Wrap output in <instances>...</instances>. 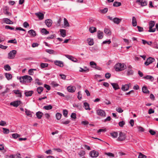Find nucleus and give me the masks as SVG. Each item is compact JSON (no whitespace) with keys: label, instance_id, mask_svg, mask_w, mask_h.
<instances>
[{"label":"nucleus","instance_id":"nucleus-38","mask_svg":"<svg viewBox=\"0 0 158 158\" xmlns=\"http://www.w3.org/2000/svg\"><path fill=\"white\" fill-rule=\"evenodd\" d=\"M44 88L42 87H39L37 89V91L39 94H40L43 91Z\"/></svg>","mask_w":158,"mask_h":158},{"label":"nucleus","instance_id":"nucleus-13","mask_svg":"<svg viewBox=\"0 0 158 158\" xmlns=\"http://www.w3.org/2000/svg\"><path fill=\"white\" fill-rule=\"evenodd\" d=\"M110 83L115 90L120 89L119 86L117 83Z\"/></svg>","mask_w":158,"mask_h":158},{"label":"nucleus","instance_id":"nucleus-44","mask_svg":"<svg viewBox=\"0 0 158 158\" xmlns=\"http://www.w3.org/2000/svg\"><path fill=\"white\" fill-rule=\"evenodd\" d=\"M41 32L45 35L48 34L49 33V32L48 31H47L46 29L44 28L41 29Z\"/></svg>","mask_w":158,"mask_h":158},{"label":"nucleus","instance_id":"nucleus-15","mask_svg":"<svg viewBox=\"0 0 158 158\" xmlns=\"http://www.w3.org/2000/svg\"><path fill=\"white\" fill-rule=\"evenodd\" d=\"M65 56L66 57L69 59L72 60L74 62H77V60L75 58H74L73 56L69 55H66Z\"/></svg>","mask_w":158,"mask_h":158},{"label":"nucleus","instance_id":"nucleus-32","mask_svg":"<svg viewBox=\"0 0 158 158\" xmlns=\"http://www.w3.org/2000/svg\"><path fill=\"white\" fill-rule=\"evenodd\" d=\"M104 32L108 35H111V31L109 29L107 28H105L104 30Z\"/></svg>","mask_w":158,"mask_h":158},{"label":"nucleus","instance_id":"nucleus-6","mask_svg":"<svg viewBox=\"0 0 158 158\" xmlns=\"http://www.w3.org/2000/svg\"><path fill=\"white\" fill-rule=\"evenodd\" d=\"M89 155L92 157L96 158L98 156L99 153L98 151L93 150L90 152Z\"/></svg>","mask_w":158,"mask_h":158},{"label":"nucleus","instance_id":"nucleus-39","mask_svg":"<svg viewBox=\"0 0 158 158\" xmlns=\"http://www.w3.org/2000/svg\"><path fill=\"white\" fill-rule=\"evenodd\" d=\"M48 64L47 63H41L40 66L42 69L47 67L48 66Z\"/></svg>","mask_w":158,"mask_h":158},{"label":"nucleus","instance_id":"nucleus-11","mask_svg":"<svg viewBox=\"0 0 158 158\" xmlns=\"http://www.w3.org/2000/svg\"><path fill=\"white\" fill-rule=\"evenodd\" d=\"M67 90L68 92L73 93L75 92L76 88L75 87L72 86H70L67 87Z\"/></svg>","mask_w":158,"mask_h":158},{"label":"nucleus","instance_id":"nucleus-21","mask_svg":"<svg viewBox=\"0 0 158 158\" xmlns=\"http://www.w3.org/2000/svg\"><path fill=\"white\" fill-rule=\"evenodd\" d=\"M14 93L18 95L17 97L21 98L22 96L21 92L19 90H14L13 91Z\"/></svg>","mask_w":158,"mask_h":158},{"label":"nucleus","instance_id":"nucleus-55","mask_svg":"<svg viewBox=\"0 0 158 158\" xmlns=\"http://www.w3.org/2000/svg\"><path fill=\"white\" fill-rule=\"evenodd\" d=\"M35 83H37L39 85H41L42 84V83L40 81L39 79L37 78L35 79Z\"/></svg>","mask_w":158,"mask_h":158},{"label":"nucleus","instance_id":"nucleus-54","mask_svg":"<svg viewBox=\"0 0 158 158\" xmlns=\"http://www.w3.org/2000/svg\"><path fill=\"white\" fill-rule=\"evenodd\" d=\"M85 154V151L83 150H82L81 151H80V152L78 153L79 155L81 157H82L84 156V155Z\"/></svg>","mask_w":158,"mask_h":158},{"label":"nucleus","instance_id":"nucleus-30","mask_svg":"<svg viewBox=\"0 0 158 158\" xmlns=\"http://www.w3.org/2000/svg\"><path fill=\"white\" fill-rule=\"evenodd\" d=\"M84 107L85 109L86 110H90V109L89 108V104L87 102H85L84 103Z\"/></svg>","mask_w":158,"mask_h":158},{"label":"nucleus","instance_id":"nucleus-34","mask_svg":"<svg viewBox=\"0 0 158 158\" xmlns=\"http://www.w3.org/2000/svg\"><path fill=\"white\" fill-rule=\"evenodd\" d=\"M52 106L51 105H49L48 106H45L43 107V109L47 110H51L52 109Z\"/></svg>","mask_w":158,"mask_h":158},{"label":"nucleus","instance_id":"nucleus-5","mask_svg":"<svg viewBox=\"0 0 158 158\" xmlns=\"http://www.w3.org/2000/svg\"><path fill=\"white\" fill-rule=\"evenodd\" d=\"M136 2L142 6H145L147 5V2L145 0H137Z\"/></svg>","mask_w":158,"mask_h":158},{"label":"nucleus","instance_id":"nucleus-60","mask_svg":"<svg viewBox=\"0 0 158 158\" xmlns=\"http://www.w3.org/2000/svg\"><path fill=\"white\" fill-rule=\"evenodd\" d=\"M137 128L139 131L143 132L144 131V129L143 127L141 126H138Z\"/></svg>","mask_w":158,"mask_h":158},{"label":"nucleus","instance_id":"nucleus-28","mask_svg":"<svg viewBox=\"0 0 158 158\" xmlns=\"http://www.w3.org/2000/svg\"><path fill=\"white\" fill-rule=\"evenodd\" d=\"M25 76H26L27 77H26V82H30L32 81V79L31 77L29 76L28 75H25Z\"/></svg>","mask_w":158,"mask_h":158},{"label":"nucleus","instance_id":"nucleus-29","mask_svg":"<svg viewBox=\"0 0 158 158\" xmlns=\"http://www.w3.org/2000/svg\"><path fill=\"white\" fill-rule=\"evenodd\" d=\"M5 76L6 78L8 80L11 79L12 78V75L9 73H5Z\"/></svg>","mask_w":158,"mask_h":158},{"label":"nucleus","instance_id":"nucleus-51","mask_svg":"<svg viewBox=\"0 0 158 158\" xmlns=\"http://www.w3.org/2000/svg\"><path fill=\"white\" fill-rule=\"evenodd\" d=\"M46 52L50 54H53L54 53V51L51 49H46Z\"/></svg>","mask_w":158,"mask_h":158},{"label":"nucleus","instance_id":"nucleus-47","mask_svg":"<svg viewBox=\"0 0 158 158\" xmlns=\"http://www.w3.org/2000/svg\"><path fill=\"white\" fill-rule=\"evenodd\" d=\"M87 40L89 41L88 44L89 45L91 46L94 44V42L93 39H88Z\"/></svg>","mask_w":158,"mask_h":158},{"label":"nucleus","instance_id":"nucleus-49","mask_svg":"<svg viewBox=\"0 0 158 158\" xmlns=\"http://www.w3.org/2000/svg\"><path fill=\"white\" fill-rule=\"evenodd\" d=\"M4 69L6 71H10L11 70V68L8 64H6L4 66Z\"/></svg>","mask_w":158,"mask_h":158},{"label":"nucleus","instance_id":"nucleus-27","mask_svg":"<svg viewBox=\"0 0 158 158\" xmlns=\"http://www.w3.org/2000/svg\"><path fill=\"white\" fill-rule=\"evenodd\" d=\"M132 24L133 27H135L137 25V21L136 18L133 16L132 19Z\"/></svg>","mask_w":158,"mask_h":158},{"label":"nucleus","instance_id":"nucleus-57","mask_svg":"<svg viewBox=\"0 0 158 158\" xmlns=\"http://www.w3.org/2000/svg\"><path fill=\"white\" fill-rule=\"evenodd\" d=\"M116 110L118 113H121L123 112V110L120 107H118L116 108Z\"/></svg>","mask_w":158,"mask_h":158},{"label":"nucleus","instance_id":"nucleus-12","mask_svg":"<svg viewBox=\"0 0 158 158\" xmlns=\"http://www.w3.org/2000/svg\"><path fill=\"white\" fill-rule=\"evenodd\" d=\"M35 15L37 16L39 19L40 20H42L44 18V15L42 13L39 12L35 14Z\"/></svg>","mask_w":158,"mask_h":158},{"label":"nucleus","instance_id":"nucleus-36","mask_svg":"<svg viewBox=\"0 0 158 158\" xmlns=\"http://www.w3.org/2000/svg\"><path fill=\"white\" fill-rule=\"evenodd\" d=\"M64 26L65 27H69L70 26V25L67 19L65 18H64Z\"/></svg>","mask_w":158,"mask_h":158},{"label":"nucleus","instance_id":"nucleus-23","mask_svg":"<svg viewBox=\"0 0 158 158\" xmlns=\"http://www.w3.org/2000/svg\"><path fill=\"white\" fill-rule=\"evenodd\" d=\"M143 78L144 79L149 80L152 81L154 80V78L152 76L148 75H147L146 76L143 77Z\"/></svg>","mask_w":158,"mask_h":158},{"label":"nucleus","instance_id":"nucleus-45","mask_svg":"<svg viewBox=\"0 0 158 158\" xmlns=\"http://www.w3.org/2000/svg\"><path fill=\"white\" fill-rule=\"evenodd\" d=\"M2 129L3 130V132L4 134H7L9 133L10 131L9 129L5 128H3Z\"/></svg>","mask_w":158,"mask_h":158},{"label":"nucleus","instance_id":"nucleus-24","mask_svg":"<svg viewBox=\"0 0 158 158\" xmlns=\"http://www.w3.org/2000/svg\"><path fill=\"white\" fill-rule=\"evenodd\" d=\"M4 22L7 24H13V22L8 18H4L3 19Z\"/></svg>","mask_w":158,"mask_h":158},{"label":"nucleus","instance_id":"nucleus-52","mask_svg":"<svg viewBox=\"0 0 158 158\" xmlns=\"http://www.w3.org/2000/svg\"><path fill=\"white\" fill-rule=\"evenodd\" d=\"M89 22L90 24L92 25H94L95 24V21L92 18H90Z\"/></svg>","mask_w":158,"mask_h":158},{"label":"nucleus","instance_id":"nucleus-42","mask_svg":"<svg viewBox=\"0 0 158 158\" xmlns=\"http://www.w3.org/2000/svg\"><path fill=\"white\" fill-rule=\"evenodd\" d=\"M121 5V3L118 2H114L113 5V6L115 7L119 6H120Z\"/></svg>","mask_w":158,"mask_h":158},{"label":"nucleus","instance_id":"nucleus-8","mask_svg":"<svg viewBox=\"0 0 158 158\" xmlns=\"http://www.w3.org/2000/svg\"><path fill=\"white\" fill-rule=\"evenodd\" d=\"M97 114L98 115L103 117H105L106 116L105 112L101 109L97 110Z\"/></svg>","mask_w":158,"mask_h":158},{"label":"nucleus","instance_id":"nucleus-40","mask_svg":"<svg viewBox=\"0 0 158 158\" xmlns=\"http://www.w3.org/2000/svg\"><path fill=\"white\" fill-rule=\"evenodd\" d=\"M80 71L81 72H87L89 71V69L87 68L86 67H85V69H83L82 68H80Z\"/></svg>","mask_w":158,"mask_h":158},{"label":"nucleus","instance_id":"nucleus-64","mask_svg":"<svg viewBox=\"0 0 158 158\" xmlns=\"http://www.w3.org/2000/svg\"><path fill=\"white\" fill-rule=\"evenodd\" d=\"M68 111L66 110H63V115L65 117H67Z\"/></svg>","mask_w":158,"mask_h":158},{"label":"nucleus","instance_id":"nucleus-61","mask_svg":"<svg viewBox=\"0 0 158 158\" xmlns=\"http://www.w3.org/2000/svg\"><path fill=\"white\" fill-rule=\"evenodd\" d=\"M56 35L55 34H53L51 35L50 36H48L47 37V39L48 40H50V39H52L56 37Z\"/></svg>","mask_w":158,"mask_h":158},{"label":"nucleus","instance_id":"nucleus-63","mask_svg":"<svg viewBox=\"0 0 158 158\" xmlns=\"http://www.w3.org/2000/svg\"><path fill=\"white\" fill-rule=\"evenodd\" d=\"M6 125V124L5 121L2 120L0 121V125L3 126Z\"/></svg>","mask_w":158,"mask_h":158},{"label":"nucleus","instance_id":"nucleus-59","mask_svg":"<svg viewBox=\"0 0 158 158\" xmlns=\"http://www.w3.org/2000/svg\"><path fill=\"white\" fill-rule=\"evenodd\" d=\"M70 120H67L64 121H62L61 123L64 124L66 125L69 124L70 123Z\"/></svg>","mask_w":158,"mask_h":158},{"label":"nucleus","instance_id":"nucleus-17","mask_svg":"<svg viewBox=\"0 0 158 158\" xmlns=\"http://www.w3.org/2000/svg\"><path fill=\"white\" fill-rule=\"evenodd\" d=\"M28 33L31 36L35 37L36 36L35 31L32 29L28 31Z\"/></svg>","mask_w":158,"mask_h":158},{"label":"nucleus","instance_id":"nucleus-48","mask_svg":"<svg viewBox=\"0 0 158 158\" xmlns=\"http://www.w3.org/2000/svg\"><path fill=\"white\" fill-rule=\"evenodd\" d=\"M138 158H147V156L142 153L139 152Z\"/></svg>","mask_w":158,"mask_h":158},{"label":"nucleus","instance_id":"nucleus-10","mask_svg":"<svg viewBox=\"0 0 158 158\" xmlns=\"http://www.w3.org/2000/svg\"><path fill=\"white\" fill-rule=\"evenodd\" d=\"M54 63L55 65L60 67H62L64 66L63 62L60 60H55Z\"/></svg>","mask_w":158,"mask_h":158},{"label":"nucleus","instance_id":"nucleus-2","mask_svg":"<svg viewBox=\"0 0 158 158\" xmlns=\"http://www.w3.org/2000/svg\"><path fill=\"white\" fill-rule=\"evenodd\" d=\"M155 25V22L154 21H151L149 23V28L148 31L149 32H154L156 31V29L152 28L154 27Z\"/></svg>","mask_w":158,"mask_h":158},{"label":"nucleus","instance_id":"nucleus-33","mask_svg":"<svg viewBox=\"0 0 158 158\" xmlns=\"http://www.w3.org/2000/svg\"><path fill=\"white\" fill-rule=\"evenodd\" d=\"M96 28L93 27H90L89 29V31L91 33H93L96 32Z\"/></svg>","mask_w":158,"mask_h":158},{"label":"nucleus","instance_id":"nucleus-56","mask_svg":"<svg viewBox=\"0 0 158 158\" xmlns=\"http://www.w3.org/2000/svg\"><path fill=\"white\" fill-rule=\"evenodd\" d=\"M125 122L124 121H122L119 122L118 125L120 127H122L125 124Z\"/></svg>","mask_w":158,"mask_h":158},{"label":"nucleus","instance_id":"nucleus-58","mask_svg":"<svg viewBox=\"0 0 158 158\" xmlns=\"http://www.w3.org/2000/svg\"><path fill=\"white\" fill-rule=\"evenodd\" d=\"M105 154L110 157H114V154L110 152L105 153Z\"/></svg>","mask_w":158,"mask_h":158},{"label":"nucleus","instance_id":"nucleus-4","mask_svg":"<svg viewBox=\"0 0 158 158\" xmlns=\"http://www.w3.org/2000/svg\"><path fill=\"white\" fill-rule=\"evenodd\" d=\"M17 53V51L15 50H13L10 51L8 53V58L9 59H13L14 58L15 55Z\"/></svg>","mask_w":158,"mask_h":158},{"label":"nucleus","instance_id":"nucleus-7","mask_svg":"<svg viewBox=\"0 0 158 158\" xmlns=\"http://www.w3.org/2000/svg\"><path fill=\"white\" fill-rule=\"evenodd\" d=\"M155 59L154 58H152L151 57H149L147 59V60L145 62L144 64L148 66L150 64L152 63L154 61Z\"/></svg>","mask_w":158,"mask_h":158},{"label":"nucleus","instance_id":"nucleus-43","mask_svg":"<svg viewBox=\"0 0 158 158\" xmlns=\"http://www.w3.org/2000/svg\"><path fill=\"white\" fill-rule=\"evenodd\" d=\"M108 10V8L106 7L103 9L100 10L99 12L101 13L105 14L107 12Z\"/></svg>","mask_w":158,"mask_h":158},{"label":"nucleus","instance_id":"nucleus-37","mask_svg":"<svg viewBox=\"0 0 158 158\" xmlns=\"http://www.w3.org/2000/svg\"><path fill=\"white\" fill-rule=\"evenodd\" d=\"M110 135L113 138H116L118 135V133L117 132H114L110 133Z\"/></svg>","mask_w":158,"mask_h":158},{"label":"nucleus","instance_id":"nucleus-25","mask_svg":"<svg viewBox=\"0 0 158 158\" xmlns=\"http://www.w3.org/2000/svg\"><path fill=\"white\" fill-rule=\"evenodd\" d=\"M43 114L40 111H38L36 113V115L37 118L39 119H40L42 118Z\"/></svg>","mask_w":158,"mask_h":158},{"label":"nucleus","instance_id":"nucleus-3","mask_svg":"<svg viewBox=\"0 0 158 158\" xmlns=\"http://www.w3.org/2000/svg\"><path fill=\"white\" fill-rule=\"evenodd\" d=\"M126 136L125 134L123 132L120 131L119 133V136L118 138V140L122 141L124 140L126 138Z\"/></svg>","mask_w":158,"mask_h":158},{"label":"nucleus","instance_id":"nucleus-20","mask_svg":"<svg viewBox=\"0 0 158 158\" xmlns=\"http://www.w3.org/2000/svg\"><path fill=\"white\" fill-rule=\"evenodd\" d=\"M60 35L62 37H64L66 36V30L63 29H60Z\"/></svg>","mask_w":158,"mask_h":158},{"label":"nucleus","instance_id":"nucleus-53","mask_svg":"<svg viewBox=\"0 0 158 158\" xmlns=\"http://www.w3.org/2000/svg\"><path fill=\"white\" fill-rule=\"evenodd\" d=\"M8 43L16 44H17V42L16 39H15L14 40H9V41H8Z\"/></svg>","mask_w":158,"mask_h":158},{"label":"nucleus","instance_id":"nucleus-62","mask_svg":"<svg viewBox=\"0 0 158 158\" xmlns=\"http://www.w3.org/2000/svg\"><path fill=\"white\" fill-rule=\"evenodd\" d=\"M111 77V74L108 73H106L105 74V77L107 79H108L110 78Z\"/></svg>","mask_w":158,"mask_h":158},{"label":"nucleus","instance_id":"nucleus-18","mask_svg":"<svg viewBox=\"0 0 158 158\" xmlns=\"http://www.w3.org/2000/svg\"><path fill=\"white\" fill-rule=\"evenodd\" d=\"M45 23L47 27H49L51 26L52 21L50 19H47L45 21Z\"/></svg>","mask_w":158,"mask_h":158},{"label":"nucleus","instance_id":"nucleus-19","mask_svg":"<svg viewBox=\"0 0 158 158\" xmlns=\"http://www.w3.org/2000/svg\"><path fill=\"white\" fill-rule=\"evenodd\" d=\"M121 19H120L118 18L115 17L113 19V21L115 24H118L121 22Z\"/></svg>","mask_w":158,"mask_h":158},{"label":"nucleus","instance_id":"nucleus-16","mask_svg":"<svg viewBox=\"0 0 158 158\" xmlns=\"http://www.w3.org/2000/svg\"><path fill=\"white\" fill-rule=\"evenodd\" d=\"M33 93L32 90L31 91H25L24 94L26 96L29 97L31 96Z\"/></svg>","mask_w":158,"mask_h":158},{"label":"nucleus","instance_id":"nucleus-50","mask_svg":"<svg viewBox=\"0 0 158 158\" xmlns=\"http://www.w3.org/2000/svg\"><path fill=\"white\" fill-rule=\"evenodd\" d=\"M56 116L57 119L59 120L61 118L62 115L60 113H57L56 114Z\"/></svg>","mask_w":158,"mask_h":158},{"label":"nucleus","instance_id":"nucleus-26","mask_svg":"<svg viewBox=\"0 0 158 158\" xmlns=\"http://www.w3.org/2000/svg\"><path fill=\"white\" fill-rule=\"evenodd\" d=\"M142 90L143 92L144 93L146 94L149 93V91L148 90L147 87L145 86H144L142 87Z\"/></svg>","mask_w":158,"mask_h":158},{"label":"nucleus","instance_id":"nucleus-1","mask_svg":"<svg viewBox=\"0 0 158 158\" xmlns=\"http://www.w3.org/2000/svg\"><path fill=\"white\" fill-rule=\"evenodd\" d=\"M127 68L126 65L124 64L118 63L116 64L114 66L115 70L117 71H120L124 70Z\"/></svg>","mask_w":158,"mask_h":158},{"label":"nucleus","instance_id":"nucleus-22","mask_svg":"<svg viewBox=\"0 0 158 158\" xmlns=\"http://www.w3.org/2000/svg\"><path fill=\"white\" fill-rule=\"evenodd\" d=\"M103 32L100 31H99L98 32V38L99 39H102L103 37Z\"/></svg>","mask_w":158,"mask_h":158},{"label":"nucleus","instance_id":"nucleus-31","mask_svg":"<svg viewBox=\"0 0 158 158\" xmlns=\"http://www.w3.org/2000/svg\"><path fill=\"white\" fill-rule=\"evenodd\" d=\"M134 74V71L132 69H128L127 75L128 76L132 75Z\"/></svg>","mask_w":158,"mask_h":158},{"label":"nucleus","instance_id":"nucleus-41","mask_svg":"<svg viewBox=\"0 0 158 158\" xmlns=\"http://www.w3.org/2000/svg\"><path fill=\"white\" fill-rule=\"evenodd\" d=\"M12 137L13 139H16L18 137L20 136V135L18 134L17 133H14L12 135Z\"/></svg>","mask_w":158,"mask_h":158},{"label":"nucleus","instance_id":"nucleus-14","mask_svg":"<svg viewBox=\"0 0 158 158\" xmlns=\"http://www.w3.org/2000/svg\"><path fill=\"white\" fill-rule=\"evenodd\" d=\"M129 88L128 84H125V85H122L121 89L124 91H126L128 90Z\"/></svg>","mask_w":158,"mask_h":158},{"label":"nucleus","instance_id":"nucleus-35","mask_svg":"<svg viewBox=\"0 0 158 158\" xmlns=\"http://www.w3.org/2000/svg\"><path fill=\"white\" fill-rule=\"evenodd\" d=\"M27 77L25 76L21 77L19 78L20 82L22 83L26 82V77Z\"/></svg>","mask_w":158,"mask_h":158},{"label":"nucleus","instance_id":"nucleus-46","mask_svg":"<svg viewBox=\"0 0 158 158\" xmlns=\"http://www.w3.org/2000/svg\"><path fill=\"white\" fill-rule=\"evenodd\" d=\"M25 110H26L25 113H26V114L28 116H29L30 117H31L32 115L31 114V112L30 110H28L26 109H25Z\"/></svg>","mask_w":158,"mask_h":158},{"label":"nucleus","instance_id":"nucleus-9","mask_svg":"<svg viewBox=\"0 0 158 158\" xmlns=\"http://www.w3.org/2000/svg\"><path fill=\"white\" fill-rule=\"evenodd\" d=\"M21 103L20 101L17 100L13 102H12L10 103V105L13 106L14 107H17Z\"/></svg>","mask_w":158,"mask_h":158}]
</instances>
